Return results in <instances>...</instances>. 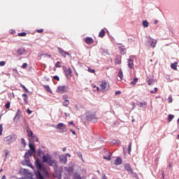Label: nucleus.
Segmentation results:
<instances>
[{
    "instance_id": "nucleus-1",
    "label": "nucleus",
    "mask_w": 179,
    "mask_h": 179,
    "mask_svg": "<svg viewBox=\"0 0 179 179\" xmlns=\"http://www.w3.org/2000/svg\"><path fill=\"white\" fill-rule=\"evenodd\" d=\"M43 163H47L50 167H52L54 170L53 177L57 179L62 178V173L64 172V166H58V161L52 159L50 154H46L42 157Z\"/></svg>"
},
{
    "instance_id": "nucleus-2",
    "label": "nucleus",
    "mask_w": 179,
    "mask_h": 179,
    "mask_svg": "<svg viewBox=\"0 0 179 179\" xmlns=\"http://www.w3.org/2000/svg\"><path fill=\"white\" fill-rule=\"evenodd\" d=\"M35 166L37 169L36 171L35 172V175L36 179H45L48 178L50 177V173L45 166L41 163L40 159L37 158L35 162Z\"/></svg>"
},
{
    "instance_id": "nucleus-3",
    "label": "nucleus",
    "mask_w": 179,
    "mask_h": 179,
    "mask_svg": "<svg viewBox=\"0 0 179 179\" xmlns=\"http://www.w3.org/2000/svg\"><path fill=\"white\" fill-rule=\"evenodd\" d=\"M157 44V40L150 36L148 37V40L145 42V45H147V47H151L152 48H155Z\"/></svg>"
},
{
    "instance_id": "nucleus-4",
    "label": "nucleus",
    "mask_w": 179,
    "mask_h": 179,
    "mask_svg": "<svg viewBox=\"0 0 179 179\" xmlns=\"http://www.w3.org/2000/svg\"><path fill=\"white\" fill-rule=\"evenodd\" d=\"M16 141V136L15 134L9 135L4 138V142L6 145H10V143H13Z\"/></svg>"
},
{
    "instance_id": "nucleus-5",
    "label": "nucleus",
    "mask_w": 179,
    "mask_h": 179,
    "mask_svg": "<svg viewBox=\"0 0 179 179\" xmlns=\"http://www.w3.org/2000/svg\"><path fill=\"white\" fill-rule=\"evenodd\" d=\"M55 128L56 129H59L60 134H64V132H66L68 131V128L66 127V125H65L64 123H59L57 124Z\"/></svg>"
},
{
    "instance_id": "nucleus-6",
    "label": "nucleus",
    "mask_w": 179,
    "mask_h": 179,
    "mask_svg": "<svg viewBox=\"0 0 179 179\" xmlns=\"http://www.w3.org/2000/svg\"><path fill=\"white\" fill-rule=\"evenodd\" d=\"M27 136L29 138H31L34 142H38V138H37V136H36V135H34V134L33 133V131H31L30 129H27Z\"/></svg>"
},
{
    "instance_id": "nucleus-7",
    "label": "nucleus",
    "mask_w": 179,
    "mask_h": 179,
    "mask_svg": "<svg viewBox=\"0 0 179 179\" xmlns=\"http://www.w3.org/2000/svg\"><path fill=\"white\" fill-rule=\"evenodd\" d=\"M86 117L87 121H92V122H96L97 121V117H96V115L92 113H87Z\"/></svg>"
},
{
    "instance_id": "nucleus-8",
    "label": "nucleus",
    "mask_w": 179,
    "mask_h": 179,
    "mask_svg": "<svg viewBox=\"0 0 179 179\" xmlns=\"http://www.w3.org/2000/svg\"><path fill=\"white\" fill-rule=\"evenodd\" d=\"M108 87H110V85L107 83L105 80L102 81L100 85V88L102 92H107L108 90Z\"/></svg>"
},
{
    "instance_id": "nucleus-9",
    "label": "nucleus",
    "mask_w": 179,
    "mask_h": 179,
    "mask_svg": "<svg viewBox=\"0 0 179 179\" xmlns=\"http://www.w3.org/2000/svg\"><path fill=\"white\" fill-rule=\"evenodd\" d=\"M69 89L68 86L66 85L59 86L57 89V93H66Z\"/></svg>"
},
{
    "instance_id": "nucleus-10",
    "label": "nucleus",
    "mask_w": 179,
    "mask_h": 179,
    "mask_svg": "<svg viewBox=\"0 0 179 179\" xmlns=\"http://www.w3.org/2000/svg\"><path fill=\"white\" fill-rule=\"evenodd\" d=\"M57 51L59 53H60V55H62V57H63V58H66V55H68V57H71V54H69V52L64 50V49L61 48H57Z\"/></svg>"
},
{
    "instance_id": "nucleus-11",
    "label": "nucleus",
    "mask_w": 179,
    "mask_h": 179,
    "mask_svg": "<svg viewBox=\"0 0 179 179\" xmlns=\"http://www.w3.org/2000/svg\"><path fill=\"white\" fill-rule=\"evenodd\" d=\"M20 117H22V110L20 109H17L15 117H13V122H17L19 120H20Z\"/></svg>"
},
{
    "instance_id": "nucleus-12",
    "label": "nucleus",
    "mask_w": 179,
    "mask_h": 179,
    "mask_svg": "<svg viewBox=\"0 0 179 179\" xmlns=\"http://www.w3.org/2000/svg\"><path fill=\"white\" fill-rule=\"evenodd\" d=\"M63 71L65 72L66 78L72 76V69L71 68H66L65 66H63Z\"/></svg>"
},
{
    "instance_id": "nucleus-13",
    "label": "nucleus",
    "mask_w": 179,
    "mask_h": 179,
    "mask_svg": "<svg viewBox=\"0 0 179 179\" xmlns=\"http://www.w3.org/2000/svg\"><path fill=\"white\" fill-rule=\"evenodd\" d=\"M59 160L60 163H63V164H66L68 163V157L65 155H62L59 157Z\"/></svg>"
},
{
    "instance_id": "nucleus-14",
    "label": "nucleus",
    "mask_w": 179,
    "mask_h": 179,
    "mask_svg": "<svg viewBox=\"0 0 179 179\" xmlns=\"http://www.w3.org/2000/svg\"><path fill=\"white\" fill-rule=\"evenodd\" d=\"M124 169L129 173H134V171L132 170V168L131 167V165L129 164H125Z\"/></svg>"
},
{
    "instance_id": "nucleus-15",
    "label": "nucleus",
    "mask_w": 179,
    "mask_h": 179,
    "mask_svg": "<svg viewBox=\"0 0 179 179\" xmlns=\"http://www.w3.org/2000/svg\"><path fill=\"white\" fill-rule=\"evenodd\" d=\"M26 53V49L24 48H20L17 50V55H23Z\"/></svg>"
},
{
    "instance_id": "nucleus-16",
    "label": "nucleus",
    "mask_w": 179,
    "mask_h": 179,
    "mask_svg": "<svg viewBox=\"0 0 179 179\" xmlns=\"http://www.w3.org/2000/svg\"><path fill=\"white\" fill-rule=\"evenodd\" d=\"M119 50L121 55H125V54H127V48H125V45L120 46Z\"/></svg>"
},
{
    "instance_id": "nucleus-17",
    "label": "nucleus",
    "mask_w": 179,
    "mask_h": 179,
    "mask_svg": "<svg viewBox=\"0 0 179 179\" xmlns=\"http://www.w3.org/2000/svg\"><path fill=\"white\" fill-rule=\"evenodd\" d=\"M114 163L115 166H121V164H122V158L117 157Z\"/></svg>"
},
{
    "instance_id": "nucleus-18",
    "label": "nucleus",
    "mask_w": 179,
    "mask_h": 179,
    "mask_svg": "<svg viewBox=\"0 0 179 179\" xmlns=\"http://www.w3.org/2000/svg\"><path fill=\"white\" fill-rule=\"evenodd\" d=\"M127 66L129 69H134V60H132V59H127Z\"/></svg>"
},
{
    "instance_id": "nucleus-19",
    "label": "nucleus",
    "mask_w": 179,
    "mask_h": 179,
    "mask_svg": "<svg viewBox=\"0 0 179 179\" xmlns=\"http://www.w3.org/2000/svg\"><path fill=\"white\" fill-rule=\"evenodd\" d=\"M29 150H31L33 153H36V147L34 146V144H33V143H31V141H30L29 143Z\"/></svg>"
},
{
    "instance_id": "nucleus-20",
    "label": "nucleus",
    "mask_w": 179,
    "mask_h": 179,
    "mask_svg": "<svg viewBox=\"0 0 179 179\" xmlns=\"http://www.w3.org/2000/svg\"><path fill=\"white\" fill-rule=\"evenodd\" d=\"M138 107H140V108H146V106H148V103L146 101L144 102H140L137 104Z\"/></svg>"
},
{
    "instance_id": "nucleus-21",
    "label": "nucleus",
    "mask_w": 179,
    "mask_h": 179,
    "mask_svg": "<svg viewBox=\"0 0 179 179\" xmlns=\"http://www.w3.org/2000/svg\"><path fill=\"white\" fill-rule=\"evenodd\" d=\"M64 170L69 173H73V166L64 167Z\"/></svg>"
},
{
    "instance_id": "nucleus-22",
    "label": "nucleus",
    "mask_w": 179,
    "mask_h": 179,
    "mask_svg": "<svg viewBox=\"0 0 179 179\" xmlns=\"http://www.w3.org/2000/svg\"><path fill=\"white\" fill-rule=\"evenodd\" d=\"M30 157L31 156L29 155V154L27 152H25L24 157L25 162H27V163H30V159H29Z\"/></svg>"
},
{
    "instance_id": "nucleus-23",
    "label": "nucleus",
    "mask_w": 179,
    "mask_h": 179,
    "mask_svg": "<svg viewBox=\"0 0 179 179\" xmlns=\"http://www.w3.org/2000/svg\"><path fill=\"white\" fill-rule=\"evenodd\" d=\"M85 43L87 44H92L93 43V38H92V37H86L85 38Z\"/></svg>"
},
{
    "instance_id": "nucleus-24",
    "label": "nucleus",
    "mask_w": 179,
    "mask_h": 179,
    "mask_svg": "<svg viewBox=\"0 0 179 179\" xmlns=\"http://www.w3.org/2000/svg\"><path fill=\"white\" fill-rule=\"evenodd\" d=\"M177 65H178V63L177 62L172 63L171 64V69H173V71H176L177 69Z\"/></svg>"
},
{
    "instance_id": "nucleus-25",
    "label": "nucleus",
    "mask_w": 179,
    "mask_h": 179,
    "mask_svg": "<svg viewBox=\"0 0 179 179\" xmlns=\"http://www.w3.org/2000/svg\"><path fill=\"white\" fill-rule=\"evenodd\" d=\"M43 87L48 93H52V90H51L50 85H43Z\"/></svg>"
},
{
    "instance_id": "nucleus-26",
    "label": "nucleus",
    "mask_w": 179,
    "mask_h": 179,
    "mask_svg": "<svg viewBox=\"0 0 179 179\" xmlns=\"http://www.w3.org/2000/svg\"><path fill=\"white\" fill-rule=\"evenodd\" d=\"M118 78H120V80H122V78H124V73H122V70H120L117 73Z\"/></svg>"
},
{
    "instance_id": "nucleus-27",
    "label": "nucleus",
    "mask_w": 179,
    "mask_h": 179,
    "mask_svg": "<svg viewBox=\"0 0 179 179\" xmlns=\"http://www.w3.org/2000/svg\"><path fill=\"white\" fill-rule=\"evenodd\" d=\"M104 36H106V31H104V29H101L99 34V37H104Z\"/></svg>"
},
{
    "instance_id": "nucleus-28",
    "label": "nucleus",
    "mask_w": 179,
    "mask_h": 179,
    "mask_svg": "<svg viewBox=\"0 0 179 179\" xmlns=\"http://www.w3.org/2000/svg\"><path fill=\"white\" fill-rule=\"evenodd\" d=\"M138 80L139 79L138 78H134L133 80L131 82V85H132V86H135L136 83H138Z\"/></svg>"
},
{
    "instance_id": "nucleus-29",
    "label": "nucleus",
    "mask_w": 179,
    "mask_h": 179,
    "mask_svg": "<svg viewBox=\"0 0 179 179\" xmlns=\"http://www.w3.org/2000/svg\"><path fill=\"white\" fill-rule=\"evenodd\" d=\"M173 120H174V115L169 114L168 115V121H169V122H171V121H173Z\"/></svg>"
},
{
    "instance_id": "nucleus-30",
    "label": "nucleus",
    "mask_w": 179,
    "mask_h": 179,
    "mask_svg": "<svg viewBox=\"0 0 179 179\" xmlns=\"http://www.w3.org/2000/svg\"><path fill=\"white\" fill-rule=\"evenodd\" d=\"M74 179H82V176H80L79 173L76 172L74 173Z\"/></svg>"
},
{
    "instance_id": "nucleus-31",
    "label": "nucleus",
    "mask_w": 179,
    "mask_h": 179,
    "mask_svg": "<svg viewBox=\"0 0 179 179\" xmlns=\"http://www.w3.org/2000/svg\"><path fill=\"white\" fill-rule=\"evenodd\" d=\"M142 25L143 26V27H149V22H148V20H143L142 22Z\"/></svg>"
},
{
    "instance_id": "nucleus-32",
    "label": "nucleus",
    "mask_w": 179,
    "mask_h": 179,
    "mask_svg": "<svg viewBox=\"0 0 179 179\" xmlns=\"http://www.w3.org/2000/svg\"><path fill=\"white\" fill-rule=\"evenodd\" d=\"M38 155L39 157H41L43 155H44V152H43V150H41V148L38 149Z\"/></svg>"
},
{
    "instance_id": "nucleus-33",
    "label": "nucleus",
    "mask_w": 179,
    "mask_h": 179,
    "mask_svg": "<svg viewBox=\"0 0 179 179\" xmlns=\"http://www.w3.org/2000/svg\"><path fill=\"white\" fill-rule=\"evenodd\" d=\"M132 149V143L130 142L128 145V153L129 155H131V150Z\"/></svg>"
},
{
    "instance_id": "nucleus-34",
    "label": "nucleus",
    "mask_w": 179,
    "mask_h": 179,
    "mask_svg": "<svg viewBox=\"0 0 179 179\" xmlns=\"http://www.w3.org/2000/svg\"><path fill=\"white\" fill-rule=\"evenodd\" d=\"M64 107H68L69 106V100L65 99V101L63 102Z\"/></svg>"
},
{
    "instance_id": "nucleus-35",
    "label": "nucleus",
    "mask_w": 179,
    "mask_h": 179,
    "mask_svg": "<svg viewBox=\"0 0 179 179\" xmlns=\"http://www.w3.org/2000/svg\"><path fill=\"white\" fill-rule=\"evenodd\" d=\"M112 143L113 145H115V144L120 145L121 144V141H120V140H113V141H112Z\"/></svg>"
},
{
    "instance_id": "nucleus-36",
    "label": "nucleus",
    "mask_w": 179,
    "mask_h": 179,
    "mask_svg": "<svg viewBox=\"0 0 179 179\" xmlns=\"http://www.w3.org/2000/svg\"><path fill=\"white\" fill-rule=\"evenodd\" d=\"M27 34V33H26V32H21V33H19L18 34V36H20V37H26V35Z\"/></svg>"
},
{
    "instance_id": "nucleus-37",
    "label": "nucleus",
    "mask_w": 179,
    "mask_h": 179,
    "mask_svg": "<svg viewBox=\"0 0 179 179\" xmlns=\"http://www.w3.org/2000/svg\"><path fill=\"white\" fill-rule=\"evenodd\" d=\"M21 143L22 145H23L24 148H26V141L24 140V138H21Z\"/></svg>"
},
{
    "instance_id": "nucleus-38",
    "label": "nucleus",
    "mask_w": 179,
    "mask_h": 179,
    "mask_svg": "<svg viewBox=\"0 0 179 179\" xmlns=\"http://www.w3.org/2000/svg\"><path fill=\"white\" fill-rule=\"evenodd\" d=\"M6 108H7V110H9V108H10V102L8 101L6 105H5Z\"/></svg>"
},
{
    "instance_id": "nucleus-39",
    "label": "nucleus",
    "mask_w": 179,
    "mask_h": 179,
    "mask_svg": "<svg viewBox=\"0 0 179 179\" xmlns=\"http://www.w3.org/2000/svg\"><path fill=\"white\" fill-rule=\"evenodd\" d=\"M20 86L24 90V92H26L27 93V92H29V90L23 84H21Z\"/></svg>"
},
{
    "instance_id": "nucleus-40",
    "label": "nucleus",
    "mask_w": 179,
    "mask_h": 179,
    "mask_svg": "<svg viewBox=\"0 0 179 179\" xmlns=\"http://www.w3.org/2000/svg\"><path fill=\"white\" fill-rule=\"evenodd\" d=\"M77 156H78V157H80L81 159L83 160V155H82V152H77Z\"/></svg>"
},
{
    "instance_id": "nucleus-41",
    "label": "nucleus",
    "mask_w": 179,
    "mask_h": 179,
    "mask_svg": "<svg viewBox=\"0 0 179 179\" xmlns=\"http://www.w3.org/2000/svg\"><path fill=\"white\" fill-rule=\"evenodd\" d=\"M5 65H6V62L5 61L0 62V66H5Z\"/></svg>"
},
{
    "instance_id": "nucleus-42",
    "label": "nucleus",
    "mask_w": 179,
    "mask_h": 179,
    "mask_svg": "<svg viewBox=\"0 0 179 179\" xmlns=\"http://www.w3.org/2000/svg\"><path fill=\"white\" fill-rule=\"evenodd\" d=\"M27 152H28L31 157L33 156V155L36 154V152H33L31 150H29Z\"/></svg>"
},
{
    "instance_id": "nucleus-43",
    "label": "nucleus",
    "mask_w": 179,
    "mask_h": 179,
    "mask_svg": "<svg viewBox=\"0 0 179 179\" xmlns=\"http://www.w3.org/2000/svg\"><path fill=\"white\" fill-rule=\"evenodd\" d=\"M88 72H90L91 73H94L96 72V70L92 69L91 68H88Z\"/></svg>"
},
{
    "instance_id": "nucleus-44",
    "label": "nucleus",
    "mask_w": 179,
    "mask_h": 179,
    "mask_svg": "<svg viewBox=\"0 0 179 179\" xmlns=\"http://www.w3.org/2000/svg\"><path fill=\"white\" fill-rule=\"evenodd\" d=\"M59 64H61L60 62H57L56 64H55V67L56 68H61V65Z\"/></svg>"
},
{
    "instance_id": "nucleus-45",
    "label": "nucleus",
    "mask_w": 179,
    "mask_h": 179,
    "mask_svg": "<svg viewBox=\"0 0 179 179\" xmlns=\"http://www.w3.org/2000/svg\"><path fill=\"white\" fill-rule=\"evenodd\" d=\"M53 79H55V80H57V82H59V76H55Z\"/></svg>"
},
{
    "instance_id": "nucleus-46",
    "label": "nucleus",
    "mask_w": 179,
    "mask_h": 179,
    "mask_svg": "<svg viewBox=\"0 0 179 179\" xmlns=\"http://www.w3.org/2000/svg\"><path fill=\"white\" fill-rule=\"evenodd\" d=\"M2 132H3V127L0 124V135H2Z\"/></svg>"
},
{
    "instance_id": "nucleus-47",
    "label": "nucleus",
    "mask_w": 179,
    "mask_h": 179,
    "mask_svg": "<svg viewBox=\"0 0 179 179\" xmlns=\"http://www.w3.org/2000/svg\"><path fill=\"white\" fill-rule=\"evenodd\" d=\"M168 103H173V98H171V96L168 98Z\"/></svg>"
},
{
    "instance_id": "nucleus-48",
    "label": "nucleus",
    "mask_w": 179,
    "mask_h": 179,
    "mask_svg": "<svg viewBox=\"0 0 179 179\" xmlns=\"http://www.w3.org/2000/svg\"><path fill=\"white\" fill-rule=\"evenodd\" d=\"M81 174H83V176L86 175V169H82Z\"/></svg>"
},
{
    "instance_id": "nucleus-49",
    "label": "nucleus",
    "mask_w": 179,
    "mask_h": 179,
    "mask_svg": "<svg viewBox=\"0 0 179 179\" xmlns=\"http://www.w3.org/2000/svg\"><path fill=\"white\" fill-rule=\"evenodd\" d=\"M69 125H72L73 127H75V123H73V121L69 122Z\"/></svg>"
},
{
    "instance_id": "nucleus-50",
    "label": "nucleus",
    "mask_w": 179,
    "mask_h": 179,
    "mask_svg": "<svg viewBox=\"0 0 179 179\" xmlns=\"http://www.w3.org/2000/svg\"><path fill=\"white\" fill-rule=\"evenodd\" d=\"M70 132L73 134V135H76V131H75L73 129H71Z\"/></svg>"
},
{
    "instance_id": "nucleus-51",
    "label": "nucleus",
    "mask_w": 179,
    "mask_h": 179,
    "mask_svg": "<svg viewBox=\"0 0 179 179\" xmlns=\"http://www.w3.org/2000/svg\"><path fill=\"white\" fill-rule=\"evenodd\" d=\"M22 68H23V69L27 68V63H24V64H22Z\"/></svg>"
},
{
    "instance_id": "nucleus-52",
    "label": "nucleus",
    "mask_w": 179,
    "mask_h": 179,
    "mask_svg": "<svg viewBox=\"0 0 179 179\" xmlns=\"http://www.w3.org/2000/svg\"><path fill=\"white\" fill-rule=\"evenodd\" d=\"M131 174H132L133 175V177H134L135 178H138V175L136 174V173H131Z\"/></svg>"
},
{
    "instance_id": "nucleus-53",
    "label": "nucleus",
    "mask_w": 179,
    "mask_h": 179,
    "mask_svg": "<svg viewBox=\"0 0 179 179\" xmlns=\"http://www.w3.org/2000/svg\"><path fill=\"white\" fill-rule=\"evenodd\" d=\"M36 31H37V33H43V31H44V29H37Z\"/></svg>"
},
{
    "instance_id": "nucleus-54",
    "label": "nucleus",
    "mask_w": 179,
    "mask_h": 179,
    "mask_svg": "<svg viewBox=\"0 0 179 179\" xmlns=\"http://www.w3.org/2000/svg\"><path fill=\"white\" fill-rule=\"evenodd\" d=\"M152 80L150 79L148 80V85H149V86H150L152 85Z\"/></svg>"
},
{
    "instance_id": "nucleus-55",
    "label": "nucleus",
    "mask_w": 179,
    "mask_h": 179,
    "mask_svg": "<svg viewBox=\"0 0 179 179\" xmlns=\"http://www.w3.org/2000/svg\"><path fill=\"white\" fill-rule=\"evenodd\" d=\"M27 113L30 115V114H31L33 113V111H31L29 108H28L27 110Z\"/></svg>"
},
{
    "instance_id": "nucleus-56",
    "label": "nucleus",
    "mask_w": 179,
    "mask_h": 179,
    "mask_svg": "<svg viewBox=\"0 0 179 179\" xmlns=\"http://www.w3.org/2000/svg\"><path fill=\"white\" fill-rule=\"evenodd\" d=\"M43 55H45V54H43V53H39V54H38V58H41V57H43Z\"/></svg>"
},
{
    "instance_id": "nucleus-57",
    "label": "nucleus",
    "mask_w": 179,
    "mask_h": 179,
    "mask_svg": "<svg viewBox=\"0 0 179 179\" xmlns=\"http://www.w3.org/2000/svg\"><path fill=\"white\" fill-rule=\"evenodd\" d=\"M15 30H13V29H10V34H15Z\"/></svg>"
},
{
    "instance_id": "nucleus-58",
    "label": "nucleus",
    "mask_w": 179,
    "mask_h": 179,
    "mask_svg": "<svg viewBox=\"0 0 179 179\" xmlns=\"http://www.w3.org/2000/svg\"><path fill=\"white\" fill-rule=\"evenodd\" d=\"M24 103H26L27 104L29 103V101H27V97L24 98Z\"/></svg>"
},
{
    "instance_id": "nucleus-59",
    "label": "nucleus",
    "mask_w": 179,
    "mask_h": 179,
    "mask_svg": "<svg viewBox=\"0 0 179 179\" xmlns=\"http://www.w3.org/2000/svg\"><path fill=\"white\" fill-rule=\"evenodd\" d=\"M115 94H121V91H116L115 92Z\"/></svg>"
},
{
    "instance_id": "nucleus-60",
    "label": "nucleus",
    "mask_w": 179,
    "mask_h": 179,
    "mask_svg": "<svg viewBox=\"0 0 179 179\" xmlns=\"http://www.w3.org/2000/svg\"><path fill=\"white\" fill-rule=\"evenodd\" d=\"M64 156H66V157H67V156H68V157H71V154L66 153L64 155Z\"/></svg>"
},
{
    "instance_id": "nucleus-61",
    "label": "nucleus",
    "mask_w": 179,
    "mask_h": 179,
    "mask_svg": "<svg viewBox=\"0 0 179 179\" xmlns=\"http://www.w3.org/2000/svg\"><path fill=\"white\" fill-rule=\"evenodd\" d=\"M115 63L120 64H121V62H119L118 59H116Z\"/></svg>"
},
{
    "instance_id": "nucleus-62",
    "label": "nucleus",
    "mask_w": 179,
    "mask_h": 179,
    "mask_svg": "<svg viewBox=\"0 0 179 179\" xmlns=\"http://www.w3.org/2000/svg\"><path fill=\"white\" fill-rule=\"evenodd\" d=\"M22 97H24V98L27 97V94H22Z\"/></svg>"
},
{
    "instance_id": "nucleus-63",
    "label": "nucleus",
    "mask_w": 179,
    "mask_h": 179,
    "mask_svg": "<svg viewBox=\"0 0 179 179\" xmlns=\"http://www.w3.org/2000/svg\"><path fill=\"white\" fill-rule=\"evenodd\" d=\"M106 178H107V177L106 176V175H103V176H102V179H106Z\"/></svg>"
},
{
    "instance_id": "nucleus-64",
    "label": "nucleus",
    "mask_w": 179,
    "mask_h": 179,
    "mask_svg": "<svg viewBox=\"0 0 179 179\" xmlns=\"http://www.w3.org/2000/svg\"><path fill=\"white\" fill-rule=\"evenodd\" d=\"M108 160H111V155H108Z\"/></svg>"
}]
</instances>
